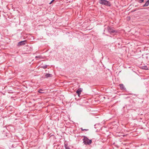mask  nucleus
<instances>
[{
    "mask_svg": "<svg viewBox=\"0 0 149 149\" xmlns=\"http://www.w3.org/2000/svg\"><path fill=\"white\" fill-rule=\"evenodd\" d=\"M40 57L38 56H36V58H39Z\"/></svg>",
    "mask_w": 149,
    "mask_h": 149,
    "instance_id": "16",
    "label": "nucleus"
},
{
    "mask_svg": "<svg viewBox=\"0 0 149 149\" xmlns=\"http://www.w3.org/2000/svg\"><path fill=\"white\" fill-rule=\"evenodd\" d=\"M38 92L39 93H44V91L41 89H39V90L38 91Z\"/></svg>",
    "mask_w": 149,
    "mask_h": 149,
    "instance_id": "10",
    "label": "nucleus"
},
{
    "mask_svg": "<svg viewBox=\"0 0 149 149\" xmlns=\"http://www.w3.org/2000/svg\"><path fill=\"white\" fill-rule=\"evenodd\" d=\"M82 88H78L76 91V93L79 97H80V95L81 94V93L82 92Z\"/></svg>",
    "mask_w": 149,
    "mask_h": 149,
    "instance_id": "4",
    "label": "nucleus"
},
{
    "mask_svg": "<svg viewBox=\"0 0 149 149\" xmlns=\"http://www.w3.org/2000/svg\"><path fill=\"white\" fill-rule=\"evenodd\" d=\"M143 68L145 70H148V68L146 66H145Z\"/></svg>",
    "mask_w": 149,
    "mask_h": 149,
    "instance_id": "13",
    "label": "nucleus"
},
{
    "mask_svg": "<svg viewBox=\"0 0 149 149\" xmlns=\"http://www.w3.org/2000/svg\"><path fill=\"white\" fill-rule=\"evenodd\" d=\"M144 1V0H139V2L140 3H142Z\"/></svg>",
    "mask_w": 149,
    "mask_h": 149,
    "instance_id": "12",
    "label": "nucleus"
},
{
    "mask_svg": "<svg viewBox=\"0 0 149 149\" xmlns=\"http://www.w3.org/2000/svg\"><path fill=\"white\" fill-rule=\"evenodd\" d=\"M148 20L149 21V19Z\"/></svg>",
    "mask_w": 149,
    "mask_h": 149,
    "instance_id": "18",
    "label": "nucleus"
},
{
    "mask_svg": "<svg viewBox=\"0 0 149 149\" xmlns=\"http://www.w3.org/2000/svg\"><path fill=\"white\" fill-rule=\"evenodd\" d=\"M47 65H45L42 66L41 68L44 69H46L47 68Z\"/></svg>",
    "mask_w": 149,
    "mask_h": 149,
    "instance_id": "11",
    "label": "nucleus"
},
{
    "mask_svg": "<svg viewBox=\"0 0 149 149\" xmlns=\"http://www.w3.org/2000/svg\"><path fill=\"white\" fill-rule=\"evenodd\" d=\"M149 5V0H148L145 4L143 6V7L147 6Z\"/></svg>",
    "mask_w": 149,
    "mask_h": 149,
    "instance_id": "7",
    "label": "nucleus"
},
{
    "mask_svg": "<svg viewBox=\"0 0 149 149\" xmlns=\"http://www.w3.org/2000/svg\"><path fill=\"white\" fill-rule=\"evenodd\" d=\"M45 76L46 78H48V77H52V74L49 73H46Z\"/></svg>",
    "mask_w": 149,
    "mask_h": 149,
    "instance_id": "8",
    "label": "nucleus"
},
{
    "mask_svg": "<svg viewBox=\"0 0 149 149\" xmlns=\"http://www.w3.org/2000/svg\"><path fill=\"white\" fill-rule=\"evenodd\" d=\"M81 129L82 131H84V129L82 128H81Z\"/></svg>",
    "mask_w": 149,
    "mask_h": 149,
    "instance_id": "17",
    "label": "nucleus"
},
{
    "mask_svg": "<svg viewBox=\"0 0 149 149\" xmlns=\"http://www.w3.org/2000/svg\"><path fill=\"white\" fill-rule=\"evenodd\" d=\"M98 2L102 5H104L108 6H111L110 2L106 0H99Z\"/></svg>",
    "mask_w": 149,
    "mask_h": 149,
    "instance_id": "2",
    "label": "nucleus"
},
{
    "mask_svg": "<svg viewBox=\"0 0 149 149\" xmlns=\"http://www.w3.org/2000/svg\"><path fill=\"white\" fill-rule=\"evenodd\" d=\"M107 30L108 32L111 34L113 33L116 34L117 33V31L114 30L111 28L109 26L107 27Z\"/></svg>",
    "mask_w": 149,
    "mask_h": 149,
    "instance_id": "3",
    "label": "nucleus"
},
{
    "mask_svg": "<svg viewBox=\"0 0 149 149\" xmlns=\"http://www.w3.org/2000/svg\"><path fill=\"white\" fill-rule=\"evenodd\" d=\"M65 149H70V147L68 146V144H65Z\"/></svg>",
    "mask_w": 149,
    "mask_h": 149,
    "instance_id": "9",
    "label": "nucleus"
},
{
    "mask_svg": "<svg viewBox=\"0 0 149 149\" xmlns=\"http://www.w3.org/2000/svg\"><path fill=\"white\" fill-rule=\"evenodd\" d=\"M88 130H89L88 129H84V131L85 130V131H88Z\"/></svg>",
    "mask_w": 149,
    "mask_h": 149,
    "instance_id": "15",
    "label": "nucleus"
},
{
    "mask_svg": "<svg viewBox=\"0 0 149 149\" xmlns=\"http://www.w3.org/2000/svg\"><path fill=\"white\" fill-rule=\"evenodd\" d=\"M26 42V40L21 41L18 43L17 45L18 46L24 45L25 44Z\"/></svg>",
    "mask_w": 149,
    "mask_h": 149,
    "instance_id": "5",
    "label": "nucleus"
},
{
    "mask_svg": "<svg viewBox=\"0 0 149 149\" xmlns=\"http://www.w3.org/2000/svg\"><path fill=\"white\" fill-rule=\"evenodd\" d=\"M83 138L82 139L84 143L86 145H90L92 143V141L91 139H89L86 136H82Z\"/></svg>",
    "mask_w": 149,
    "mask_h": 149,
    "instance_id": "1",
    "label": "nucleus"
},
{
    "mask_svg": "<svg viewBox=\"0 0 149 149\" xmlns=\"http://www.w3.org/2000/svg\"><path fill=\"white\" fill-rule=\"evenodd\" d=\"M54 1V0H52V1H51V2L49 3V4H51V3H52V2H53V1Z\"/></svg>",
    "mask_w": 149,
    "mask_h": 149,
    "instance_id": "14",
    "label": "nucleus"
},
{
    "mask_svg": "<svg viewBox=\"0 0 149 149\" xmlns=\"http://www.w3.org/2000/svg\"><path fill=\"white\" fill-rule=\"evenodd\" d=\"M119 86L121 90H126V88L125 87V86L123 84H119Z\"/></svg>",
    "mask_w": 149,
    "mask_h": 149,
    "instance_id": "6",
    "label": "nucleus"
}]
</instances>
